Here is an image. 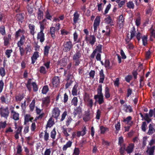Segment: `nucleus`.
I'll use <instances>...</instances> for the list:
<instances>
[{"label":"nucleus","instance_id":"f257e3e1","mask_svg":"<svg viewBox=\"0 0 155 155\" xmlns=\"http://www.w3.org/2000/svg\"><path fill=\"white\" fill-rule=\"evenodd\" d=\"M25 40V36L24 35H22L19 41L17 43V45L18 47L19 48L20 54L21 56H22L25 53V50L21 46L24 45Z\"/></svg>","mask_w":155,"mask_h":155},{"label":"nucleus","instance_id":"f03ea898","mask_svg":"<svg viewBox=\"0 0 155 155\" xmlns=\"http://www.w3.org/2000/svg\"><path fill=\"white\" fill-rule=\"evenodd\" d=\"M31 79H29L26 84V86L29 92H31L32 90L31 85L32 86L33 91L35 92H36L38 90V87L35 82H31Z\"/></svg>","mask_w":155,"mask_h":155},{"label":"nucleus","instance_id":"7ed1b4c3","mask_svg":"<svg viewBox=\"0 0 155 155\" xmlns=\"http://www.w3.org/2000/svg\"><path fill=\"white\" fill-rule=\"evenodd\" d=\"M9 113L10 112L8 107H2L0 108V115L1 117H4L7 119L9 116Z\"/></svg>","mask_w":155,"mask_h":155},{"label":"nucleus","instance_id":"20e7f679","mask_svg":"<svg viewBox=\"0 0 155 155\" xmlns=\"http://www.w3.org/2000/svg\"><path fill=\"white\" fill-rule=\"evenodd\" d=\"M74 81V77L73 74L68 73L66 76V81L67 83L65 85L66 89H68Z\"/></svg>","mask_w":155,"mask_h":155},{"label":"nucleus","instance_id":"39448f33","mask_svg":"<svg viewBox=\"0 0 155 155\" xmlns=\"http://www.w3.org/2000/svg\"><path fill=\"white\" fill-rule=\"evenodd\" d=\"M153 116L154 117H155V108H154L153 110L151 109L150 110L149 114L146 113L145 114L144 120H145L148 123H149L151 120V119L150 118L152 117Z\"/></svg>","mask_w":155,"mask_h":155},{"label":"nucleus","instance_id":"423d86ee","mask_svg":"<svg viewBox=\"0 0 155 155\" xmlns=\"http://www.w3.org/2000/svg\"><path fill=\"white\" fill-rule=\"evenodd\" d=\"M61 111L58 107H54L51 111V117L54 118L56 120H57L60 116Z\"/></svg>","mask_w":155,"mask_h":155},{"label":"nucleus","instance_id":"0eeeda50","mask_svg":"<svg viewBox=\"0 0 155 155\" xmlns=\"http://www.w3.org/2000/svg\"><path fill=\"white\" fill-rule=\"evenodd\" d=\"M73 45L71 41H67L63 44V50L65 52H68L73 48Z\"/></svg>","mask_w":155,"mask_h":155},{"label":"nucleus","instance_id":"6e6552de","mask_svg":"<svg viewBox=\"0 0 155 155\" xmlns=\"http://www.w3.org/2000/svg\"><path fill=\"white\" fill-rule=\"evenodd\" d=\"M102 45L98 44V45L96 47V48L93 51V52L91 55L90 59H94L97 52H98V53H102Z\"/></svg>","mask_w":155,"mask_h":155},{"label":"nucleus","instance_id":"1a4fd4ad","mask_svg":"<svg viewBox=\"0 0 155 155\" xmlns=\"http://www.w3.org/2000/svg\"><path fill=\"white\" fill-rule=\"evenodd\" d=\"M4 44L5 46H7L10 44V42L12 40V35L9 34L7 36H5L3 38Z\"/></svg>","mask_w":155,"mask_h":155},{"label":"nucleus","instance_id":"9d476101","mask_svg":"<svg viewBox=\"0 0 155 155\" xmlns=\"http://www.w3.org/2000/svg\"><path fill=\"white\" fill-rule=\"evenodd\" d=\"M85 40L87 41H89V44L93 46L96 41V39L94 35H90L89 38L86 36L85 37Z\"/></svg>","mask_w":155,"mask_h":155},{"label":"nucleus","instance_id":"9b49d317","mask_svg":"<svg viewBox=\"0 0 155 155\" xmlns=\"http://www.w3.org/2000/svg\"><path fill=\"white\" fill-rule=\"evenodd\" d=\"M16 20L19 24L23 23L24 19V13H23L17 14L15 16Z\"/></svg>","mask_w":155,"mask_h":155},{"label":"nucleus","instance_id":"f8f14e48","mask_svg":"<svg viewBox=\"0 0 155 155\" xmlns=\"http://www.w3.org/2000/svg\"><path fill=\"white\" fill-rule=\"evenodd\" d=\"M81 103L80 105L75 108L73 112V114L74 116V117H75L78 114L80 115L82 114V109L81 107L82 106Z\"/></svg>","mask_w":155,"mask_h":155},{"label":"nucleus","instance_id":"ddd939ff","mask_svg":"<svg viewBox=\"0 0 155 155\" xmlns=\"http://www.w3.org/2000/svg\"><path fill=\"white\" fill-rule=\"evenodd\" d=\"M90 114L89 110H88L87 111H85L83 117V120L85 122H87L89 120L91 119Z\"/></svg>","mask_w":155,"mask_h":155},{"label":"nucleus","instance_id":"4468645a","mask_svg":"<svg viewBox=\"0 0 155 155\" xmlns=\"http://www.w3.org/2000/svg\"><path fill=\"white\" fill-rule=\"evenodd\" d=\"M39 53L37 51H35L31 57V64H34L38 58L39 57Z\"/></svg>","mask_w":155,"mask_h":155},{"label":"nucleus","instance_id":"2eb2a0df","mask_svg":"<svg viewBox=\"0 0 155 155\" xmlns=\"http://www.w3.org/2000/svg\"><path fill=\"white\" fill-rule=\"evenodd\" d=\"M100 17L99 16H97L94 20V31L97 30V28L99 25L100 22Z\"/></svg>","mask_w":155,"mask_h":155},{"label":"nucleus","instance_id":"dca6fc26","mask_svg":"<svg viewBox=\"0 0 155 155\" xmlns=\"http://www.w3.org/2000/svg\"><path fill=\"white\" fill-rule=\"evenodd\" d=\"M7 95V94H6L5 97L2 95L0 97L1 102L2 103L7 104L10 102V100L8 98Z\"/></svg>","mask_w":155,"mask_h":155},{"label":"nucleus","instance_id":"f3484780","mask_svg":"<svg viewBox=\"0 0 155 155\" xmlns=\"http://www.w3.org/2000/svg\"><path fill=\"white\" fill-rule=\"evenodd\" d=\"M134 144L132 143H129L128 146L126 148V151L128 154H130L133 151L134 148Z\"/></svg>","mask_w":155,"mask_h":155},{"label":"nucleus","instance_id":"a211bd4d","mask_svg":"<svg viewBox=\"0 0 155 155\" xmlns=\"http://www.w3.org/2000/svg\"><path fill=\"white\" fill-rule=\"evenodd\" d=\"M81 51L80 50H77L76 53L73 55V59H79L81 60L80 58L81 57Z\"/></svg>","mask_w":155,"mask_h":155},{"label":"nucleus","instance_id":"6ab92c4d","mask_svg":"<svg viewBox=\"0 0 155 155\" xmlns=\"http://www.w3.org/2000/svg\"><path fill=\"white\" fill-rule=\"evenodd\" d=\"M37 39L39 40L42 43L45 40V34L43 32L40 31L37 34Z\"/></svg>","mask_w":155,"mask_h":155},{"label":"nucleus","instance_id":"aec40b11","mask_svg":"<svg viewBox=\"0 0 155 155\" xmlns=\"http://www.w3.org/2000/svg\"><path fill=\"white\" fill-rule=\"evenodd\" d=\"M94 98L96 100L98 99V100L97 101V102L99 105H101L104 103V101L103 95L100 96H99L98 95H94Z\"/></svg>","mask_w":155,"mask_h":155},{"label":"nucleus","instance_id":"412c9836","mask_svg":"<svg viewBox=\"0 0 155 155\" xmlns=\"http://www.w3.org/2000/svg\"><path fill=\"white\" fill-rule=\"evenodd\" d=\"M132 117L130 116H129L126 118L124 119L123 122L127 124H129L130 126H131L133 124V122L131 121Z\"/></svg>","mask_w":155,"mask_h":155},{"label":"nucleus","instance_id":"4be33fe9","mask_svg":"<svg viewBox=\"0 0 155 155\" xmlns=\"http://www.w3.org/2000/svg\"><path fill=\"white\" fill-rule=\"evenodd\" d=\"M52 83L54 87H57L60 82V79L58 77L55 76L52 79Z\"/></svg>","mask_w":155,"mask_h":155},{"label":"nucleus","instance_id":"5701e85b","mask_svg":"<svg viewBox=\"0 0 155 155\" xmlns=\"http://www.w3.org/2000/svg\"><path fill=\"white\" fill-rule=\"evenodd\" d=\"M11 113L12 114V118L15 120H18L19 119V114L13 109L11 110Z\"/></svg>","mask_w":155,"mask_h":155},{"label":"nucleus","instance_id":"b1692460","mask_svg":"<svg viewBox=\"0 0 155 155\" xmlns=\"http://www.w3.org/2000/svg\"><path fill=\"white\" fill-rule=\"evenodd\" d=\"M155 149V146H153L150 147H148L146 152L148 155H154Z\"/></svg>","mask_w":155,"mask_h":155},{"label":"nucleus","instance_id":"393cba45","mask_svg":"<svg viewBox=\"0 0 155 155\" xmlns=\"http://www.w3.org/2000/svg\"><path fill=\"white\" fill-rule=\"evenodd\" d=\"M25 31L23 29H19L15 33V38L16 39L18 38L21 36V34H24L25 33Z\"/></svg>","mask_w":155,"mask_h":155},{"label":"nucleus","instance_id":"a878e982","mask_svg":"<svg viewBox=\"0 0 155 155\" xmlns=\"http://www.w3.org/2000/svg\"><path fill=\"white\" fill-rule=\"evenodd\" d=\"M78 83L76 82L75 84L73 87L72 90V94L73 96H76L77 95L78 88Z\"/></svg>","mask_w":155,"mask_h":155},{"label":"nucleus","instance_id":"bb28decb","mask_svg":"<svg viewBox=\"0 0 155 155\" xmlns=\"http://www.w3.org/2000/svg\"><path fill=\"white\" fill-rule=\"evenodd\" d=\"M100 79L99 82L100 83H103L105 78V75L104 73L103 69H101L99 71Z\"/></svg>","mask_w":155,"mask_h":155},{"label":"nucleus","instance_id":"cd10ccee","mask_svg":"<svg viewBox=\"0 0 155 155\" xmlns=\"http://www.w3.org/2000/svg\"><path fill=\"white\" fill-rule=\"evenodd\" d=\"M47 20L45 18L43 19L42 21L39 22L40 25V31L43 32L45 29V25L46 24Z\"/></svg>","mask_w":155,"mask_h":155},{"label":"nucleus","instance_id":"c85d7f7f","mask_svg":"<svg viewBox=\"0 0 155 155\" xmlns=\"http://www.w3.org/2000/svg\"><path fill=\"white\" fill-rule=\"evenodd\" d=\"M37 13L38 15L37 18L38 20H41L43 18L44 12L41 8H39L38 9V11Z\"/></svg>","mask_w":155,"mask_h":155},{"label":"nucleus","instance_id":"c756f323","mask_svg":"<svg viewBox=\"0 0 155 155\" xmlns=\"http://www.w3.org/2000/svg\"><path fill=\"white\" fill-rule=\"evenodd\" d=\"M28 28L30 30V32L31 34L34 35L35 33V26L32 24H29L28 25Z\"/></svg>","mask_w":155,"mask_h":155},{"label":"nucleus","instance_id":"7c9ffc66","mask_svg":"<svg viewBox=\"0 0 155 155\" xmlns=\"http://www.w3.org/2000/svg\"><path fill=\"white\" fill-rule=\"evenodd\" d=\"M153 10V8L152 6H149L146 9V14L147 16H150L151 15L152 13Z\"/></svg>","mask_w":155,"mask_h":155},{"label":"nucleus","instance_id":"2f4dec72","mask_svg":"<svg viewBox=\"0 0 155 155\" xmlns=\"http://www.w3.org/2000/svg\"><path fill=\"white\" fill-rule=\"evenodd\" d=\"M50 97L47 96L42 99V103L43 104L48 105L50 103Z\"/></svg>","mask_w":155,"mask_h":155},{"label":"nucleus","instance_id":"473e14b6","mask_svg":"<svg viewBox=\"0 0 155 155\" xmlns=\"http://www.w3.org/2000/svg\"><path fill=\"white\" fill-rule=\"evenodd\" d=\"M51 48V46L49 45H46L44 47V55L45 57H48V56L49 51Z\"/></svg>","mask_w":155,"mask_h":155},{"label":"nucleus","instance_id":"72a5a7b5","mask_svg":"<svg viewBox=\"0 0 155 155\" xmlns=\"http://www.w3.org/2000/svg\"><path fill=\"white\" fill-rule=\"evenodd\" d=\"M54 124V120L52 117H50L48 120L46 127H51Z\"/></svg>","mask_w":155,"mask_h":155},{"label":"nucleus","instance_id":"f704fd0d","mask_svg":"<svg viewBox=\"0 0 155 155\" xmlns=\"http://www.w3.org/2000/svg\"><path fill=\"white\" fill-rule=\"evenodd\" d=\"M155 129L153 127V124H150L149 126V130L147 133V134L149 135H151L153 134Z\"/></svg>","mask_w":155,"mask_h":155},{"label":"nucleus","instance_id":"c9c22d12","mask_svg":"<svg viewBox=\"0 0 155 155\" xmlns=\"http://www.w3.org/2000/svg\"><path fill=\"white\" fill-rule=\"evenodd\" d=\"M17 151L15 155H23L22 154V147L20 144H18L17 147Z\"/></svg>","mask_w":155,"mask_h":155},{"label":"nucleus","instance_id":"e433bc0d","mask_svg":"<svg viewBox=\"0 0 155 155\" xmlns=\"http://www.w3.org/2000/svg\"><path fill=\"white\" fill-rule=\"evenodd\" d=\"M120 146L119 152L121 155H123L124 154L125 151H126V144L124 143L123 145Z\"/></svg>","mask_w":155,"mask_h":155},{"label":"nucleus","instance_id":"4c0bfd02","mask_svg":"<svg viewBox=\"0 0 155 155\" xmlns=\"http://www.w3.org/2000/svg\"><path fill=\"white\" fill-rule=\"evenodd\" d=\"M72 142L71 141H68L66 144L64 145L62 149L63 150H66L68 148L70 147H71Z\"/></svg>","mask_w":155,"mask_h":155},{"label":"nucleus","instance_id":"58836bf2","mask_svg":"<svg viewBox=\"0 0 155 155\" xmlns=\"http://www.w3.org/2000/svg\"><path fill=\"white\" fill-rule=\"evenodd\" d=\"M55 28L54 27H51L50 28V33L51 35V37L54 39L55 38Z\"/></svg>","mask_w":155,"mask_h":155},{"label":"nucleus","instance_id":"ea45409f","mask_svg":"<svg viewBox=\"0 0 155 155\" xmlns=\"http://www.w3.org/2000/svg\"><path fill=\"white\" fill-rule=\"evenodd\" d=\"M102 85L101 84H99L97 89V94L95 95L99 96L103 95V94L102 93Z\"/></svg>","mask_w":155,"mask_h":155},{"label":"nucleus","instance_id":"a19ab883","mask_svg":"<svg viewBox=\"0 0 155 155\" xmlns=\"http://www.w3.org/2000/svg\"><path fill=\"white\" fill-rule=\"evenodd\" d=\"M104 96L106 99L109 98L110 97L109 89L107 87L105 88Z\"/></svg>","mask_w":155,"mask_h":155},{"label":"nucleus","instance_id":"79ce46f5","mask_svg":"<svg viewBox=\"0 0 155 155\" xmlns=\"http://www.w3.org/2000/svg\"><path fill=\"white\" fill-rule=\"evenodd\" d=\"M25 50L26 54H28V52H29V54H30V52L32 50V48L30 44H28L26 45L25 48Z\"/></svg>","mask_w":155,"mask_h":155},{"label":"nucleus","instance_id":"37998d69","mask_svg":"<svg viewBox=\"0 0 155 155\" xmlns=\"http://www.w3.org/2000/svg\"><path fill=\"white\" fill-rule=\"evenodd\" d=\"M136 33L135 28L134 27H133L132 28L130 31V39H132V38L135 36Z\"/></svg>","mask_w":155,"mask_h":155},{"label":"nucleus","instance_id":"c03bdc74","mask_svg":"<svg viewBox=\"0 0 155 155\" xmlns=\"http://www.w3.org/2000/svg\"><path fill=\"white\" fill-rule=\"evenodd\" d=\"M78 102V100L77 97H74L71 101V105H74V106H77Z\"/></svg>","mask_w":155,"mask_h":155},{"label":"nucleus","instance_id":"a18cd8bd","mask_svg":"<svg viewBox=\"0 0 155 155\" xmlns=\"http://www.w3.org/2000/svg\"><path fill=\"white\" fill-rule=\"evenodd\" d=\"M24 97L23 94H19L15 96V99L16 102H20Z\"/></svg>","mask_w":155,"mask_h":155},{"label":"nucleus","instance_id":"49530a36","mask_svg":"<svg viewBox=\"0 0 155 155\" xmlns=\"http://www.w3.org/2000/svg\"><path fill=\"white\" fill-rule=\"evenodd\" d=\"M79 15L77 12H76L74 14L73 21L74 23L75 24L78 20Z\"/></svg>","mask_w":155,"mask_h":155},{"label":"nucleus","instance_id":"de8ad7c7","mask_svg":"<svg viewBox=\"0 0 155 155\" xmlns=\"http://www.w3.org/2000/svg\"><path fill=\"white\" fill-rule=\"evenodd\" d=\"M35 99H33L29 105V107L30 111H33L34 110L35 107Z\"/></svg>","mask_w":155,"mask_h":155},{"label":"nucleus","instance_id":"09e8293b","mask_svg":"<svg viewBox=\"0 0 155 155\" xmlns=\"http://www.w3.org/2000/svg\"><path fill=\"white\" fill-rule=\"evenodd\" d=\"M39 71L40 73L43 74H46L47 72V71L45 68L43 66L40 67Z\"/></svg>","mask_w":155,"mask_h":155},{"label":"nucleus","instance_id":"8fccbe9b","mask_svg":"<svg viewBox=\"0 0 155 155\" xmlns=\"http://www.w3.org/2000/svg\"><path fill=\"white\" fill-rule=\"evenodd\" d=\"M0 33L3 36H4L6 35L5 28L4 26L2 25L0 26Z\"/></svg>","mask_w":155,"mask_h":155},{"label":"nucleus","instance_id":"3c124183","mask_svg":"<svg viewBox=\"0 0 155 155\" xmlns=\"http://www.w3.org/2000/svg\"><path fill=\"white\" fill-rule=\"evenodd\" d=\"M61 129L62 130V132L66 137H68L69 136V134L67 132V129L65 126H63L61 127Z\"/></svg>","mask_w":155,"mask_h":155},{"label":"nucleus","instance_id":"603ef678","mask_svg":"<svg viewBox=\"0 0 155 155\" xmlns=\"http://www.w3.org/2000/svg\"><path fill=\"white\" fill-rule=\"evenodd\" d=\"M88 103L87 105L90 108H92L93 105V100L91 99H90L88 98L87 100Z\"/></svg>","mask_w":155,"mask_h":155},{"label":"nucleus","instance_id":"864d4df0","mask_svg":"<svg viewBox=\"0 0 155 155\" xmlns=\"http://www.w3.org/2000/svg\"><path fill=\"white\" fill-rule=\"evenodd\" d=\"M45 17L47 19L51 20V18H52V16L50 14L48 10H47L45 13Z\"/></svg>","mask_w":155,"mask_h":155},{"label":"nucleus","instance_id":"5fc2aeb1","mask_svg":"<svg viewBox=\"0 0 155 155\" xmlns=\"http://www.w3.org/2000/svg\"><path fill=\"white\" fill-rule=\"evenodd\" d=\"M147 36L144 35L142 38V41L143 45L145 46L147 44Z\"/></svg>","mask_w":155,"mask_h":155},{"label":"nucleus","instance_id":"6e6d98bb","mask_svg":"<svg viewBox=\"0 0 155 155\" xmlns=\"http://www.w3.org/2000/svg\"><path fill=\"white\" fill-rule=\"evenodd\" d=\"M105 21L106 23L108 24H110L111 26L114 25V24H111V23L112 21V20L110 16H108V17L105 19Z\"/></svg>","mask_w":155,"mask_h":155},{"label":"nucleus","instance_id":"4d7b16f0","mask_svg":"<svg viewBox=\"0 0 155 155\" xmlns=\"http://www.w3.org/2000/svg\"><path fill=\"white\" fill-rule=\"evenodd\" d=\"M134 4L132 1H129L127 3V6L130 9L134 8Z\"/></svg>","mask_w":155,"mask_h":155},{"label":"nucleus","instance_id":"13d9d810","mask_svg":"<svg viewBox=\"0 0 155 155\" xmlns=\"http://www.w3.org/2000/svg\"><path fill=\"white\" fill-rule=\"evenodd\" d=\"M6 74L5 71L4 67L0 68V75L2 77H4Z\"/></svg>","mask_w":155,"mask_h":155},{"label":"nucleus","instance_id":"bf43d9fd","mask_svg":"<svg viewBox=\"0 0 155 155\" xmlns=\"http://www.w3.org/2000/svg\"><path fill=\"white\" fill-rule=\"evenodd\" d=\"M49 90L48 87L47 85L44 86L42 90V93L43 94H46Z\"/></svg>","mask_w":155,"mask_h":155},{"label":"nucleus","instance_id":"052dcab7","mask_svg":"<svg viewBox=\"0 0 155 155\" xmlns=\"http://www.w3.org/2000/svg\"><path fill=\"white\" fill-rule=\"evenodd\" d=\"M12 52V50L11 49H7L5 52V54L8 58H9L11 56V54Z\"/></svg>","mask_w":155,"mask_h":155},{"label":"nucleus","instance_id":"680f3d73","mask_svg":"<svg viewBox=\"0 0 155 155\" xmlns=\"http://www.w3.org/2000/svg\"><path fill=\"white\" fill-rule=\"evenodd\" d=\"M31 117L30 114H27L25 117L24 124H26L30 121V118Z\"/></svg>","mask_w":155,"mask_h":155},{"label":"nucleus","instance_id":"e2e57ef3","mask_svg":"<svg viewBox=\"0 0 155 155\" xmlns=\"http://www.w3.org/2000/svg\"><path fill=\"white\" fill-rule=\"evenodd\" d=\"M27 8L28 13L29 14L31 15L33 13V8H32L31 6H29L28 4L27 5Z\"/></svg>","mask_w":155,"mask_h":155},{"label":"nucleus","instance_id":"0e129e2a","mask_svg":"<svg viewBox=\"0 0 155 155\" xmlns=\"http://www.w3.org/2000/svg\"><path fill=\"white\" fill-rule=\"evenodd\" d=\"M120 123L119 122L115 125V128L116 129V133L117 134L120 129Z\"/></svg>","mask_w":155,"mask_h":155},{"label":"nucleus","instance_id":"69168bd1","mask_svg":"<svg viewBox=\"0 0 155 155\" xmlns=\"http://www.w3.org/2000/svg\"><path fill=\"white\" fill-rule=\"evenodd\" d=\"M110 62L108 59H106L105 61L104 66L106 68H109Z\"/></svg>","mask_w":155,"mask_h":155},{"label":"nucleus","instance_id":"338daca9","mask_svg":"<svg viewBox=\"0 0 155 155\" xmlns=\"http://www.w3.org/2000/svg\"><path fill=\"white\" fill-rule=\"evenodd\" d=\"M124 142L123 137L122 136L118 138V144L119 146L123 145V143Z\"/></svg>","mask_w":155,"mask_h":155},{"label":"nucleus","instance_id":"774afa93","mask_svg":"<svg viewBox=\"0 0 155 155\" xmlns=\"http://www.w3.org/2000/svg\"><path fill=\"white\" fill-rule=\"evenodd\" d=\"M153 26L152 25L150 30L151 31L150 33L151 34V37L153 36L155 38V31L153 28Z\"/></svg>","mask_w":155,"mask_h":155}]
</instances>
